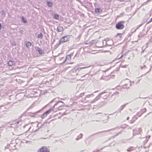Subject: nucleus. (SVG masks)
Returning a JSON list of instances; mask_svg holds the SVG:
<instances>
[{"label": "nucleus", "mask_w": 152, "mask_h": 152, "mask_svg": "<svg viewBox=\"0 0 152 152\" xmlns=\"http://www.w3.org/2000/svg\"><path fill=\"white\" fill-rule=\"evenodd\" d=\"M21 20L24 23H26L27 22V21L25 20L24 17H22L21 18Z\"/></svg>", "instance_id": "obj_9"}, {"label": "nucleus", "mask_w": 152, "mask_h": 152, "mask_svg": "<svg viewBox=\"0 0 152 152\" xmlns=\"http://www.w3.org/2000/svg\"><path fill=\"white\" fill-rule=\"evenodd\" d=\"M17 124H18L19 123V122H16Z\"/></svg>", "instance_id": "obj_20"}, {"label": "nucleus", "mask_w": 152, "mask_h": 152, "mask_svg": "<svg viewBox=\"0 0 152 152\" xmlns=\"http://www.w3.org/2000/svg\"><path fill=\"white\" fill-rule=\"evenodd\" d=\"M38 51L39 52V53L42 54L43 53V51L42 50H41L39 48H38Z\"/></svg>", "instance_id": "obj_11"}, {"label": "nucleus", "mask_w": 152, "mask_h": 152, "mask_svg": "<svg viewBox=\"0 0 152 152\" xmlns=\"http://www.w3.org/2000/svg\"><path fill=\"white\" fill-rule=\"evenodd\" d=\"M26 45L27 47L29 48L31 46V42H28L26 43Z\"/></svg>", "instance_id": "obj_6"}, {"label": "nucleus", "mask_w": 152, "mask_h": 152, "mask_svg": "<svg viewBox=\"0 0 152 152\" xmlns=\"http://www.w3.org/2000/svg\"><path fill=\"white\" fill-rule=\"evenodd\" d=\"M69 38L67 36H65L62 37L59 41V44L69 41Z\"/></svg>", "instance_id": "obj_3"}, {"label": "nucleus", "mask_w": 152, "mask_h": 152, "mask_svg": "<svg viewBox=\"0 0 152 152\" xmlns=\"http://www.w3.org/2000/svg\"><path fill=\"white\" fill-rule=\"evenodd\" d=\"M132 150L131 148H129L127 149V151H130Z\"/></svg>", "instance_id": "obj_14"}, {"label": "nucleus", "mask_w": 152, "mask_h": 152, "mask_svg": "<svg viewBox=\"0 0 152 152\" xmlns=\"http://www.w3.org/2000/svg\"><path fill=\"white\" fill-rule=\"evenodd\" d=\"M42 33H39L38 35V38H42Z\"/></svg>", "instance_id": "obj_10"}, {"label": "nucleus", "mask_w": 152, "mask_h": 152, "mask_svg": "<svg viewBox=\"0 0 152 152\" xmlns=\"http://www.w3.org/2000/svg\"><path fill=\"white\" fill-rule=\"evenodd\" d=\"M1 24H0V30L1 29Z\"/></svg>", "instance_id": "obj_17"}, {"label": "nucleus", "mask_w": 152, "mask_h": 152, "mask_svg": "<svg viewBox=\"0 0 152 152\" xmlns=\"http://www.w3.org/2000/svg\"><path fill=\"white\" fill-rule=\"evenodd\" d=\"M95 11L96 13L98 14H99L102 12V10L99 8H96L95 9Z\"/></svg>", "instance_id": "obj_4"}, {"label": "nucleus", "mask_w": 152, "mask_h": 152, "mask_svg": "<svg viewBox=\"0 0 152 152\" xmlns=\"http://www.w3.org/2000/svg\"><path fill=\"white\" fill-rule=\"evenodd\" d=\"M152 21V18L149 20V23L151 22Z\"/></svg>", "instance_id": "obj_15"}, {"label": "nucleus", "mask_w": 152, "mask_h": 152, "mask_svg": "<svg viewBox=\"0 0 152 152\" xmlns=\"http://www.w3.org/2000/svg\"><path fill=\"white\" fill-rule=\"evenodd\" d=\"M47 4L50 7H52L53 5V3L52 2L50 1H48L47 2Z\"/></svg>", "instance_id": "obj_7"}, {"label": "nucleus", "mask_w": 152, "mask_h": 152, "mask_svg": "<svg viewBox=\"0 0 152 152\" xmlns=\"http://www.w3.org/2000/svg\"><path fill=\"white\" fill-rule=\"evenodd\" d=\"M9 62H10V61H9L8 62V65L9 66H10V64H9Z\"/></svg>", "instance_id": "obj_18"}, {"label": "nucleus", "mask_w": 152, "mask_h": 152, "mask_svg": "<svg viewBox=\"0 0 152 152\" xmlns=\"http://www.w3.org/2000/svg\"><path fill=\"white\" fill-rule=\"evenodd\" d=\"M10 147V145H9L8 144L7 145V146H6V147H5V148H9Z\"/></svg>", "instance_id": "obj_13"}, {"label": "nucleus", "mask_w": 152, "mask_h": 152, "mask_svg": "<svg viewBox=\"0 0 152 152\" xmlns=\"http://www.w3.org/2000/svg\"><path fill=\"white\" fill-rule=\"evenodd\" d=\"M53 110V109H50L49 110L46 111L44 114L42 115V116H43L45 115V116H46L47 115L50 113L51 111H52Z\"/></svg>", "instance_id": "obj_5"}, {"label": "nucleus", "mask_w": 152, "mask_h": 152, "mask_svg": "<svg viewBox=\"0 0 152 152\" xmlns=\"http://www.w3.org/2000/svg\"><path fill=\"white\" fill-rule=\"evenodd\" d=\"M125 22L124 21H120L115 26L116 28L118 29H122L124 27L123 24Z\"/></svg>", "instance_id": "obj_1"}, {"label": "nucleus", "mask_w": 152, "mask_h": 152, "mask_svg": "<svg viewBox=\"0 0 152 152\" xmlns=\"http://www.w3.org/2000/svg\"><path fill=\"white\" fill-rule=\"evenodd\" d=\"M37 152H50V151L47 147L42 146L38 150Z\"/></svg>", "instance_id": "obj_2"}, {"label": "nucleus", "mask_w": 152, "mask_h": 152, "mask_svg": "<svg viewBox=\"0 0 152 152\" xmlns=\"http://www.w3.org/2000/svg\"><path fill=\"white\" fill-rule=\"evenodd\" d=\"M54 18L56 19H58L59 18V15L58 14H56L54 15Z\"/></svg>", "instance_id": "obj_8"}, {"label": "nucleus", "mask_w": 152, "mask_h": 152, "mask_svg": "<svg viewBox=\"0 0 152 152\" xmlns=\"http://www.w3.org/2000/svg\"><path fill=\"white\" fill-rule=\"evenodd\" d=\"M80 135L81 137H82V134H81Z\"/></svg>", "instance_id": "obj_19"}, {"label": "nucleus", "mask_w": 152, "mask_h": 152, "mask_svg": "<svg viewBox=\"0 0 152 152\" xmlns=\"http://www.w3.org/2000/svg\"><path fill=\"white\" fill-rule=\"evenodd\" d=\"M63 29V28L61 26H58L57 28V29L58 31L60 32L61 31V30H61V29Z\"/></svg>", "instance_id": "obj_12"}, {"label": "nucleus", "mask_w": 152, "mask_h": 152, "mask_svg": "<svg viewBox=\"0 0 152 152\" xmlns=\"http://www.w3.org/2000/svg\"><path fill=\"white\" fill-rule=\"evenodd\" d=\"M45 115H44V116H42V118H44L45 117Z\"/></svg>", "instance_id": "obj_16"}]
</instances>
